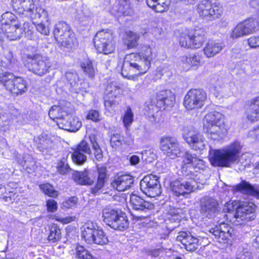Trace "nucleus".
<instances>
[{
	"label": "nucleus",
	"instance_id": "obj_53",
	"mask_svg": "<svg viewBox=\"0 0 259 259\" xmlns=\"http://www.w3.org/2000/svg\"><path fill=\"white\" fill-rule=\"evenodd\" d=\"M133 113L131 109L128 107L123 117V122L124 126L127 130L133 121Z\"/></svg>",
	"mask_w": 259,
	"mask_h": 259
},
{
	"label": "nucleus",
	"instance_id": "obj_17",
	"mask_svg": "<svg viewBox=\"0 0 259 259\" xmlns=\"http://www.w3.org/2000/svg\"><path fill=\"white\" fill-rule=\"evenodd\" d=\"M91 149L89 144L85 141L82 140L73 149L72 154V159L76 164L82 165L87 160V155L91 154Z\"/></svg>",
	"mask_w": 259,
	"mask_h": 259
},
{
	"label": "nucleus",
	"instance_id": "obj_32",
	"mask_svg": "<svg viewBox=\"0 0 259 259\" xmlns=\"http://www.w3.org/2000/svg\"><path fill=\"white\" fill-rule=\"evenodd\" d=\"M97 172L98 174L97 182L95 187L91 188L92 193L95 194L98 193L103 187L107 179V168L105 166H97Z\"/></svg>",
	"mask_w": 259,
	"mask_h": 259
},
{
	"label": "nucleus",
	"instance_id": "obj_36",
	"mask_svg": "<svg viewBox=\"0 0 259 259\" xmlns=\"http://www.w3.org/2000/svg\"><path fill=\"white\" fill-rule=\"evenodd\" d=\"M72 178L77 184L81 185H91L93 181L89 177V171H75L73 172Z\"/></svg>",
	"mask_w": 259,
	"mask_h": 259
},
{
	"label": "nucleus",
	"instance_id": "obj_25",
	"mask_svg": "<svg viewBox=\"0 0 259 259\" xmlns=\"http://www.w3.org/2000/svg\"><path fill=\"white\" fill-rule=\"evenodd\" d=\"M134 183V178L130 175H122L116 177L111 183L112 187L118 191L128 189Z\"/></svg>",
	"mask_w": 259,
	"mask_h": 259
},
{
	"label": "nucleus",
	"instance_id": "obj_8",
	"mask_svg": "<svg viewBox=\"0 0 259 259\" xmlns=\"http://www.w3.org/2000/svg\"><path fill=\"white\" fill-rule=\"evenodd\" d=\"M197 188V184L194 175L190 178L186 177L172 181L170 184V190L174 195L177 197H186Z\"/></svg>",
	"mask_w": 259,
	"mask_h": 259
},
{
	"label": "nucleus",
	"instance_id": "obj_28",
	"mask_svg": "<svg viewBox=\"0 0 259 259\" xmlns=\"http://www.w3.org/2000/svg\"><path fill=\"white\" fill-rule=\"evenodd\" d=\"M224 46L223 42L211 40L206 43L203 51L207 58H210L219 54Z\"/></svg>",
	"mask_w": 259,
	"mask_h": 259
},
{
	"label": "nucleus",
	"instance_id": "obj_24",
	"mask_svg": "<svg viewBox=\"0 0 259 259\" xmlns=\"http://www.w3.org/2000/svg\"><path fill=\"white\" fill-rule=\"evenodd\" d=\"M177 240L181 242L188 251H194L198 248V238L194 237L190 233L186 232H179Z\"/></svg>",
	"mask_w": 259,
	"mask_h": 259
},
{
	"label": "nucleus",
	"instance_id": "obj_41",
	"mask_svg": "<svg viewBox=\"0 0 259 259\" xmlns=\"http://www.w3.org/2000/svg\"><path fill=\"white\" fill-rule=\"evenodd\" d=\"M68 114L67 110H63L62 107L56 105L52 106L49 112L50 117L53 120L57 119V121L65 119Z\"/></svg>",
	"mask_w": 259,
	"mask_h": 259
},
{
	"label": "nucleus",
	"instance_id": "obj_19",
	"mask_svg": "<svg viewBox=\"0 0 259 259\" xmlns=\"http://www.w3.org/2000/svg\"><path fill=\"white\" fill-rule=\"evenodd\" d=\"M23 34L22 28L20 27L19 23H16L10 25H6L4 27H0V36L2 44L4 36H6L10 40L19 39Z\"/></svg>",
	"mask_w": 259,
	"mask_h": 259
},
{
	"label": "nucleus",
	"instance_id": "obj_42",
	"mask_svg": "<svg viewBox=\"0 0 259 259\" xmlns=\"http://www.w3.org/2000/svg\"><path fill=\"white\" fill-rule=\"evenodd\" d=\"M80 67L84 73L90 77H93L95 74V68L93 62L89 59L83 60L80 63Z\"/></svg>",
	"mask_w": 259,
	"mask_h": 259
},
{
	"label": "nucleus",
	"instance_id": "obj_34",
	"mask_svg": "<svg viewBox=\"0 0 259 259\" xmlns=\"http://www.w3.org/2000/svg\"><path fill=\"white\" fill-rule=\"evenodd\" d=\"M70 29V26L64 22H59L57 23L55 25L53 30L54 37L56 41H62V36L64 34H66V36H69L68 30Z\"/></svg>",
	"mask_w": 259,
	"mask_h": 259
},
{
	"label": "nucleus",
	"instance_id": "obj_20",
	"mask_svg": "<svg viewBox=\"0 0 259 259\" xmlns=\"http://www.w3.org/2000/svg\"><path fill=\"white\" fill-rule=\"evenodd\" d=\"M185 140L190 147L196 151H201L205 148V140L200 133L190 132L185 137Z\"/></svg>",
	"mask_w": 259,
	"mask_h": 259
},
{
	"label": "nucleus",
	"instance_id": "obj_60",
	"mask_svg": "<svg viewBox=\"0 0 259 259\" xmlns=\"http://www.w3.org/2000/svg\"><path fill=\"white\" fill-rule=\"evenodd\" d=\"M36 30L41 34L45 35H48L50 34V29L48 26L45 25L41 23H38L36 25Z\"/></svg>",
	"mask_w": 259,
	"mask_h": 259
},
{
	"label": "nucleus",
	"instance_id": "obj_48",
	"mask_svg": "<svg viewBox=\"0 0 259 259\" xmlns=\"http://www.w3.org/2000/svg\"><path fill=\"white\" fill-rule=\"evenodd\" d=\"M39 188L43 193L50 197H56L58 195V192L55 190L53 186L49 184L40 185Z\"/></svg>",
	"mask_w": 259,
	"mask_h": 259
},
{
	"label": "nucleus",
	"instance_id": "obj_47",
	"mask_svg": "<svg viewBox=\"0 0 259 259\" xmlns=\"http://www.w3.org/2000/svg\"><path fill=\"white\" fill-rule=\"evenodd\" d=\"M90 141L92 144V148L94 151V155L97 161H101L103 158V152L99 144L96 142L95 138L90 137Z\"/></svg>",
	"mask_w": 259,
	"mask_h": 259
},
{
	"label": "nucleus",
	"instance_id": "obj_14",
	"mask_svg": "<svg viewBox=\"0 0 259 259\" xmlns=\"http://www.w3.org/2000/svg\"><path fill=\"white\" fill-rule=\"evenodd\" d=\"M160 149L170 159H175L181 154V148L178 140L171 137H163L161 139Z\"/></svg>",
	"mask_w": 259,
	"mask_h": 259
},
{
	"label": "nucleus",
	"instance_id": "obj_31",
	"mask_svg": "<svg viewBox=\"0 0 259 259\" xmlns=\"http://www.w3.org/2000/svg\"><path fill=\"white\" fill-rule=\"evenodd\" d=\"M246 114L247 119L252 122L259 119V96L250 101V104L247 109Z\"/></svg>",
	"mask_w": 259,
	"mask_h": 259
},
{
	"label": "nucleus",
	"instance_id": "obj_38",
	"mask_svg": "<svg viewBox=\"0 0 259 259\" xmlns=\"http://www.w3.org/2000/svg\"><path fill=\"white\" fill-rule=\"evenodd\" d=\"M128 226L129 221L126 214L120 211L111 228L114 230L123 231L127 229Z\"/></svg>",
	"mask_w": 259,
	"mask_h": 259
},
{
	"label": "nucleus",
	"instance_id": "obj_64",
	"mask_svg": "<svg viewBox=\"0 0 259 259\" xmlns=\"http://www.w3.org/2000/svg\"><path fill=\"white\" fill-rule=\"evenodd\" d=\"M91 16V12L88 9H83L77 14V17L80 20H83L85 18Z\"/></svg>",
	"mask_w": 259,
	"mask_h": 259
},
{
	"label": "nucleus",
	"instance_id": "obj_33",
	"mask_svg": "<svg viewBox=\"0 0 259 259\" xmlns=\"http://www.w3.org/2000/svg\"><path fill=\"white\" fill-rule=\"evenodd\" d=\"M191 33L192 49H198L200 48L203 42L206 40L205 32L201 29L195 30Z\"/></svg>",
	"mask_w": 259,
	"mask_h": 259
},
{
	"label": "nucleus",
	"instance_id": "obj_45",
	"mask_svg": "<svg viewBox=\"0 0 259 259\" xmlns=\"http://www.w3.org/2000/svg\"><path fill=\"white\" fill-rule=\"evenodd\" d=\"M75 255L79 259H96L82 246L76 247Z\"/></svg>",
	"mask_w": 259,
	"mask_h": 259
},
{
	"label": "nucleus",
	"instance_id": "obj_39",
	"mask_svg": "<svg viewBox=\"0 0 259 259\" xmlns=\"http://www.w3.org/2000/svg\"><path fill=\"white\" fill-rule=\"evenodd\" d=\"M201 57L198 54H194L189 56H183L181 57V61L190 68H197L200 65Z\"/></svg>",
	"mask_w": 259,
	"mask_h": 259
},
{
	"label": "nucleus",
	"instance_id": "obj_2",
	"mask_svg": "<svg viewBox=\"0 0 259 259\" xmlns=\"http://www.w3.org/2000/svg\"><path fill=\"white\" fill-rule=\"evenodd\" d=\"M241 146L238 142H235L222 149H210L209 160L214 166L229 167L239 160Z\"/></svg>",
	"mask_w": 259,
	"mask_h": 259
},
{
	"label": "nucleus",
	"instance_id": "obj_18",
	"mask_svg": "<svg viewBox=\"0 0 259 259\" xmlns=\"http://www.w3.org/2000/svg\"><path fill=\"white\" fill-rule=\"evenodd\" d=\"M255 207V205L252 202L248 201L240 202L234 215L236 222L240 223V220H250L252 216L250 217L249 215L254 212Z\"/></svg>",
	"mask_w": 259,
	"mask_h": 259
},
{
	"label": "nucleus",
	"instance_id": "obj_49",
	"mask_svg": "<svg viewBox=\"0 0 259 259\" xmlns=\"http://www.w3.org/2000/svg\"><path fill=\"white\" fill-rule=\"evenodd\" d=\"M191 41L190 32L187 33L182 34L180 36V45L184 48L192 49Z\"/></svg>",
	"mask_w": 259,
	"mask_h": 259
},
{
	"label": "nucleus",
	"instance_id": "obj_61",
	"mask_svg": "<svg viewBox=\"0 0 259 259\" xmlns=\"http://www.w3.org/2000/svg\"><path fill=\"white\" fill-rule=\"evenodd\" d=\"M142 154L143 158H144L146 161L149 162H151L156 157L155 154L150 150H145L142 152Z\"/></svg>",
	"mask_w": 259,
	"mask_h": 259
},
{
	"label": "nucleus",
	"instance_id": "obj_3",
	"mask_svg": "<svg viewBox=\"0 0 259 259\" xmlns=\"http://www.w3.org/2000/svg\"><path fill=\"white\" fill-rule=\"evenodd\" d=\"M224 116L219 112L212 111L207 113L203 119V130L210 139L219 140L226 134Z\"/></svg>",
	"mask_w": 259,
	"mask_h": 259
},
{
	"label": "nucleus",
	"instance_id": "obj_7",
	"mask_svg": "<svg viewBox=\"0 0 259 259\" xmlns=\"http://www.w3.org/2000/svg\"><path fill=\"white\" fill-rule=\"evenodd\" d=\"M197 12L202 19L212 20L223 13V7L217 0H204L197 6Z\"/></svg>",
	"mask_w": 259,
	"mask_h": 259
},
{
	"label": "nucleus",
	"instance_id": "obj_16",
	"mask_svg": "<svg viewBox=\"0 0 259 259\" xmlns=\"http://www.w3.org/2000/svg\"><path fill=\"white\" fill-rule=\"evenodd\" d=\"M12 5L16 12L30 19L36 8L33 0H12Z\"/></svg>",
	"mask_w": 259,
	"mask_h": 259
},
{
	"label": "nucleus",
	"instance_id": "obj_1",
	"mask_svg": "<svg viewBox=\"0 0 259 259\" xmlns=\"http://www.w3.org/2000/svg\"><path fill=\"white\" fill-rule=\"evenodd\" d=\"M153 59L152 49L143 47L141 51L125 55L121 66V74L124 77L133 79V73L142 75L149 70Z\"/></svg>",
	"mask_w": 259,
	"mask_h": 259
},
{
	"label": "nucleus",
	"instance_id": "obj_10",
	"mask_svg": "<svg viewBox=\"0 0 259 259\" xmlns=\"http://www.w3.org/2000/svg\"><path fill=\"white\" fill-rule=\"evenodd\" d=\"M206 99V94L201 90L192 89L188 92L184 99L183 105L188 110L201 108Z\"/></svg>",
	"mask_w": 259,
	"mask_h": 259
},
{
	"label": "nucleus",
	"instance_id": "obj_13",
	"mask_svg": "<svg viewBox=\"0 0 259 259\" xmlns=\"http://www.w3.org/2000/svg\"><path fill=\"white\" fill-rule=\"evenodd\" d=\"M140 189L147 196L155 197L161 193L158 178L155 175L145 176L140 182Z\"/></svg>",
	"mask_w": 259,
	"mask_h": 259
},
{
	"label": "nucleus",
	"instance_id": "obj_22",
	"mask_svg": "<svg viewBox=\"0 0 259 259\" xmlns=\"http://www.w3.org/2000/svg\"><path fill=\"white\" fill-rule=\"evenodd\" d=\"M130 204L135 210L145 213H147L154 207L153 204L145 201L136 195L131 196Z\"/></svg>",
	"mask_w": 259,
	"mask_h": 259
},
{
	"label": "nucleus",
	"instance_id": "obj_15",
	"mask_svg": "<svg viewBox=\"0 0 259 259\" xmlns=\"http://www.w3.org/2000/svg\"><path fill=\"white\" fill-rule=\"evenodd\" d=\"M220 210L218 201L214 198L206 196L200 202V212L204 217L211 219L218 214Z\"/></svg>",
	"mask_w": 259,
	"mask_h": 259
},
{
	"label": "nucleus",
	"instance_id": "obj_12",
	"mask_svg": "<svg viewBox=\"0 0 259 259\" xmlns=\"http://www.w3.org/2000/svg\"><path fill=\"white\" fill-rule=\"evenodd\" d=\"M219 225L210 229L209 232L216 242L223 245L229 244L233 234L234 230L225 221H219Z\"/></svg>",
	"mask_w": 259,
	"mask_h": 259
},
{
	"label": "nucleus",
	"instance_id": "obj_57",
	"mask_svg": "<svg viewBox=\"0 0 259 259\" xmlns=\"http://www.w3.org/2000/svg\"><path fill=\"white\" fill-rule=\"evenodd\" d=\"M247 43L251 48H259V35H254L247 39Z\"/></svg>",
	"mask_w": 259,
	"mask_h": 259
},
{
	"label": "nucleus",
	"instance_id": "obj_43",
	"mask_svg": "<svg viewBox=\"0 0 259 259\" xmlns=\"http://www.w3.org/2000/svg\"><path fill=\"white\" fill-rule=\"evenodd\" d=\"M0 27H4L6 25H10L17 22V17L10 12H6L2 15Z\"/></svg>",
	"mask_w": 259,
	"mask_h": 259
},
{
	"label": "nucleus",
	"instance_id": "obj_56",
	"mask_svg": "<svg viewBox=\"0 0 259 259\" xmlns=\"http://www.w3.org/2000/svg\"><path fill=\"white\" fill-rule=\"evenodd\" d=\"M87 118L94 122H98L101 120L99 112L98 110L94 109H92L89 111Z\"/></svg>",
	"mask_w": 259,
	"mask_h": 259
},
{
	"label": "nucleus",
	"instance_id": "obj_44",
	"mask_svg": "<svg viewBox=\"0 0 259 259\" xmlns=\"http://www.w3.org/2000/svg\"><path fill=\"white\" fill-rule=\"evenodd\" d=\"M61 238V232L60 228L56 225H53L50 229V233L48 239L50 242L53 243L59 241Z\"/></svg>",
	"mask_w": 259,
	"mask_h": 259
},
{
	"label": "nucleus",
	"instance_id": "obj_35",
	"mask_svg": "<svg viewBox=\"0 0 259 259\" xmlns=\"http://www.w3.org/2000/svg\"><path fill=\"white\" fill-rule=\"evenodd\" d=\"M147 4L157 13H163L168 9L170 0H146Z\"/></svg>",
	"mask_w": 259,
	"mask_h": 259
},
{
	"label": "nucleus",
	"instance_id": "obj_21",
	"mask_svg": "<svg viewBox=\"0 0 259 259\" xmlns=\"http://www.w3.org/2000/svg\"><path fill=\"white\" fill-rule=\"evenodd\" d=\"M56 122L60 128L71 132L77 131L82 125L81 121L78 118L73 117L68 114L65 119L56 121Z\"/></svg>",
	"mask_w": 259,
	"mask_h": 259
},
{
	"label": "nucleus",
	"instance_id": "obj_59",
	"mask_svg": "<svg viewBox=\"0 0 259 259\" xmlns=\"http://www.w3.org/2000/svg\"><path fill=\"white\" fill-rule=\"evenodd\" d=\"M68 164L65 161L61 160L58 165V171L62 175L66 174L69 169Z\"/></svg>",
	"mask_w": 259,
	"mask_h": 259
},
{
	"label": "nucleus",
	"instance_id": "obj_23",
	"mask_svg": "<svg viewBox=\"0 0 259 259\" xmlns=\"http://www.w3.org/2000/svg\"><path fill=\"white\" fill-rule=\"evenodd\" d=\"M182 158L183 168L185 165L198 169H203L205 168V162L203 160L199 158L196 154H192L189 151H186Z\"/></svg>",
	"mask_w": 259,
	"mask_h": 259
},
{
	"label": "nucleus",
	"instance_id": "obj_52",
	"mask_svg": "<svg viewBox=\"0 0 259 259\" xmlns=\"http://www.w3.org/2000/svg\"><path fill=\"white\" fill-rule=\"evenodd\" d=\"M14 191L15 190H13V191H9L8 192L6 187H1L0 188V197L4 199L6 201L14 200L15 195Z\"/></svg>",
	"mask_w": 259,
	"mask_h": 259
},
{
	"label": "nucleus",
	"instance_id": "obj_26",
	"mask_svg": "<svg viewBox=\"0 0 259 259\" xmlns=\"http://www.w3.org/2000/svg\"><path fill=\"white\" fill-rule=\"evenodd\" d=\"M157 103L164 109L166 106H173L175 101V96L169 90L159 91L157 94Z\"/></svg>",
	"mask_w": 259,
	"mask_h": 259
},
{
	"label": "nucleus",
	"instance_id": "obj_54",
	"mask_svg": "<svg viewBox=\"0 0 259 259\" xmlns=\"http://www.w3.org/2000/svg\"><path fill=\"white\" fill-rule=\"evenodd\" d=\"M41 17H43L47 20L48 18L47 11L41 8H36L31 19H37Z\"/></svg>",
	"mask_w": 259,
	"mask_h": 259
},
{
	"label": "nucleus",
	"instance_id": "obj_9",
	"mask_svg": "<svg viewBox=\"0 0 259 259\" xmlns=\"http://www.w3.org/2000/svg\"><path fill=\"white\" fill-rule=\"evenodd\" d=\"M0 82L13 94L18 95L27 90L26 81L21 77H16L12 73L5 72L0 73Z\"/></svg>",
	"mask_w": 259,
	"mask_h": 259
},
{
	"label": "nucleus",
	"instance_id": "obj_29",
	"mask_svg": "<svg viewBox=\"0 0 259 259\" xmlns=\"http://www.w3.org/2000/svg\"><path fill=\"white\" fill-rule=\"evenodd\" d=\"M161 108L157 103V101L150 99L145 103L144 108V114L151 121H154L156 119L155 115Z\"/></svg>",
	"mask_w": 259,
	"mask_h": 259
},
{
	"label": "nucleus",
	"instance_id": "obj_62",
	"mask_svg": "<svg viewBox=\"0 0 259 259\" xmlns=\"http://www.w3.org/2000/svg\"><path fill=\"white\" fill-rule=\"evenodd\" d=\"M47 206L49 212H55L57 209V203L53 199H49L47 201Z\"/></svg>",
	"mask_w": 259,
	"mask_h": 259
},
{
	"label": "nucleus",
	"instance_id": "obj_46",
	"mask_svg": "<svg viewBox=\"0 0 259 259\" xmlns=\"http://www.w3.org/2000/svg\"><path fill=\"white\" fill-rule=\"evenodd\" d=\"M69 32V36H66V34H64L62 36V41H57L58 44L61 46L67 47L74 42L75 40V35L71 28L68 30Z\"/></svg>",
	"mask_w": 259,
	"mask_h": 259
},
{
	"label": "nucleus",
	"instance_id": "obj_6",
	"mask_svg": "<svg viewBox=\"0 0 259 259\" xmlns=\"http://www.w3.org/2000/svg\"><path fill=\"white\" fill-rule=\"evenodd\" d=\"M94 43L97 51L104 54L112 53L115 49L113 32L109 29L99 31L94 37Z\"/></svg>",
	"mask_w": 259,
	"mask_h": 259
},
{
	"label": "nucleus",
	"instance_id": "obj_55",
	"mask_svg": "<svg viewBox=\"0 0 259 259\" xmlns=\"http://www.w3.org/2000/svg\"><path fill=\"white\" fill-rule=\"evenodd\" d=\"M65 76L72 86L75 85L77 82V81L78 80V75L75 71H67L66 73Z\"/></svg>",
	"mask_w": 259,
	"mask_h": 259
},
{
	"label": "nucleus",
	"instance_id": "obj_63",
	"mask_svg": "<svg viewBox=\"0 0 259 259\" xmlns=\"http://www.w3.org/2000/svg\"><path fill=\"white\" fill-rule=\"evenodd\" d=\"M118 104V102L115 100L106 99L104 102L105 107L107 110L114 108Z\"/></svg>",
	"mask_w": 259,
	"mask_h": 259
},
{
	"label": "nucleus",
	"instance_id": "obj_4",
	"mask_svg": "<svg viewBox=\"0 0 259 259\" xmlns=\"http://www.w3.org/2000/svg\"><path fill=\"white\" fill-rule=\"evenodd\" d=\"M81 236L89 244H107L109 240L106 233L95 222L88 221L81 228Z\"/></svg>",
	"mask_w": 259,
	"mask_h": 259
},
{
	"label": "nucleus",
	"instance_id": "obj_58",
	"mask_svg": "<svg viewBox=\"0 0 259 259\" xmlns=\"http://www.w3.org/2000/svg\"><path fill=\"white\" fill-rule=\"evenodd\" d=\"M77 202V198L76 197H72L66 200L63 203V207L66 208H71L74 207Z\"/></svg>",
	"mask_w": 259,
	"mask_h": 259
},
{
	"label": "nucleus",
	"instance_id": "obj_37",
	"mask_svg": "<svg viewBox=\"0 0 259 259\" xmlns=\"http://www.w3.org/2000/svg\"><path fill=\"white\" fill-rule=\"evenodd\" d=\"M120 211L110 207H106L102 210V218L104 222L110 227L112 226L116 217Z\"/></svg>",
	"mask_w": 259,
	"mask_h": 259
},
{
	"label": "nucleus",
	"instance_id": "obj_11",
	"mask_svg": "<svg viewBox=\"0 0 259 259\" xmlns=\"http://www.w3.org/2000/svg\"><path fill=\"white\" fill-rule=\"evenodd\" d=\"M259 30V22L255 19H248L238 23L232 30L230 37L237 39L255 33Z\"/></svg>",
	"mask_w": 259,
	"mask_h": 259
},
{
	"label": "nucleus",
	"instance_id": "obj_5",
	"mask_svg": "<svg viewBox=\"0 0 259 259\" xmlns=\"http://www.w3.org/2000/svg\"><path fill=\"white\" fill-rule=\"evenodd\" d=\"M25 57L29 70L40 76L48 73L52 66L49 58L39 53L26 54Z\"/></svg>",
	"mask_w": 259,
	"mask_h": 259
},
{
	"label": "nucleus",
	"instance_id": "obj_40",
	"mask_svg": "<svg viewBox=\"0 0 259 259\" xmlns=\"http://www.w3.org/2000/svg\"><path fill=\"white\" fill-rule=\"evenodd\" d=\"M140 35L136 32L129 31L126 33V37L124 39V44L128 49L136 48L138 45Z\"/></svg>",
	"mask_w": 259,
	"mask_h": 259
},
{
	"label": "nucleus",
	"instance_id": "obj_51",
	"mask_svg": "<svg viewBox=\"0 0 259 259\" xmlns=\"http://www.w3.org/2000/svg\"><path fill=\"white\" fill-rule=\"evenodd\" d=\"M22 28L23 33L24 32L26 36L29 39H32L34 36V25L30 22H25L23 24Z\"/></svg>",
	"mask_w": 259,
	"mask_h": 259
},
{
	"label": "nucleus",
	"instance_id": "obj_30",
	"mask_svg": "<svg viewBox=\"0 0 259 259\" xmlns=\"http://www.w3.org/2000/svg\"><path fill=\"white\" fill-rule=\"evenodd\" d=\"M239 204L236 201H230L227 202L224 208V211H227L228 214H226L225 213L222 212L219 214L220 217H223V221H228L230 219V222H232L235 224L236 225H241L242 223H237L236 222V220L234 219V215L235 213H232V211L234 209L236 210L237 207L238 206Z\"/></svg>",
	"mask_w": 259,
	"mask_h": 259
},
{
	"label": "nucleus",
	"instance_id": "obj_50",
	"mask_svg": "<svg viewBox=\"0 0 259 259\" xmlns=\"http://www.w3.org/2000/svg\"><path fill=\"white\" fill-rule=\"evenodd\" d=\"M124 143L123 137L119 134L113 135L110 138V144L112 148L117 149Z\"/></svg>",
	"mask_w": 259,
	"mask_h": 259
},
{
	"label": "nucleus",
	"instance_id": "obj_27",
	"mask_svg": "<svg viewBox=\"0 0 259 259\" xmlns=\"http://www.w3.org/2000/svg\"><path fill=\"white\" fill-rule=\"evenodd\" d=\"M232 191L234 193L240 192L259 199V191L245 181H242L240 184L233 186Z\"/></svg>",
	"mask_w": 259,
	"mask_h": 259
}]
</instances>
